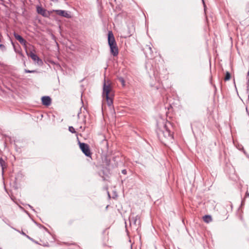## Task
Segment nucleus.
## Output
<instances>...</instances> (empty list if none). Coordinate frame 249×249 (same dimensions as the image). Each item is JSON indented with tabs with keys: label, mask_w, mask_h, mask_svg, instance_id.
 Wrapping results in <instances>:
<instances>
[{
	"label": "nucleus",
	"mask_w": 249,
	"mask_h": 249,
	"mask_svg": "<svg viewBox=\"0 0 249 249\" xmlns=\"http://www.w3.org/2000/svg\"><path fill=\"white\" fill-rule=\"evenodd\" d=\"M171 124L169 122L163 123L162 126L158 127L156 130L157 136L165 145L172 143L174 141L173 133L171 131Z\"/></svg>",
	"instance_id": "nucleus-1"
},
{
	"label": "nucleus",
	"mask_w": 249,
	"mask_h": 249,
	"mask_svg": "<svg viewBox=\"0 0 249 249\" xmlns=\"http://www.w3.org/2000/svg\"><path fill=\"white\" fill-rule=\"evenodd\" d=\"M103 96L106 98L107 104L109 106H111L113 104L112 99V89L109 83H107L105 81L103 86Z\"/></svg>",
	"instance_id": "nucleus-2"
},
{
	"label": "nucleus",
	"mask_w": 249,
	"mask_h": 249,
	"mask_svg": "<svg viewBox=\"0 0 249 249\" xmlns=\"http://www.w3.org/2000/svg\"><path fill=\"white\" fill-rule=\"evenodd\" d=\"M108 43L110 47V52L113 56L118 54V49L115 42V38L112 32L108 33Z\"/></svg>",
	"instance_id": "nucleus-3"
},
{
	"label": "nucleus",
	"mask_w": 249,
	"mask_h": 249,
	"mask_svg": "<svg viewBox=\"0 0 249 249\" xmlns=\"http://www.w3.org/2000/svg\"><path fill=\"white\" fill-rule=\"evenodd\" d=\"M26 53L27 55L30 56L35 63L37 64L39 66H41L43 64L42 60L33 52L30 51V52H28L27 49H26Z\"/></svg>",
	"instance_id": "nucleus-4"
},
{
	"label": "nucleus",
	"mask_w": 249,
	"mask_h": 249,
	"mask_svg": "<svg viewBox=\"0 0 249 249\" xmlns=\"http://www.w3.org/2000/svg\"><path fill=\"white\" fill-rule=\"evenodd\" d=\"M79 146L83 153L88 157L90 156V151L89 145L85 143H82L79 142Z\"/></svg>",
	"instance_id": "nucleus-5"
},
{
	"label": "nucleus",
	"mask_w": 249,
	"mask_h": 249,
	"mask_svg": "<svg viewBox=\"0 0 249 249\" xmlns=\"http://www.w3.org/2000/svg\"><path fill=\"white\" fill-rule=\"evenodd\" d=\"M36 11L38 14L44 17H48L50 16L49 12L40 6L36 7Z\"/></svg>",
	"instance_id": "nucleus-6"
},
{
	"label": "nucleus",
	"mask_w": 249,
	"mask_h": 249,
	"mask_svg": "<svg viewBox=\"0 0 249 249\" xmlns=\"http://www.w3.org/2000/svg\"><path fill=\"white\" fill-rule=\"evenodd\" d=\"M129 222L130 225H139L140 224V218L138 215L136 216H131L129 217Z\"/></svg>",
	"instance_id": "nucleus-7"
},
{
	"label": "nucleus",
	"mask_w": 249,
	"mask_h": 249,
	"mask_svg": "<svg viewBox=\"0 0 249 249\" xmlns=\"http://www.w3.org/2000/svg\"><path fill=\"white\" fill-rule=\"evenodd\" d=\"M57 15L62 17L70 18H71V15L66 11L62 10H55L53 11Z\"/></svg>",
	"instance_id": "nucleus-8"
},
{
	"label": "nucleus",
	"mask_w": 249,
	"mask_h": 249,
	"mask_svg": "<svg viewBox=\"0 0 249 249\" xmlns=\"http://www.w3.org/2000/svg\"><path fill=\"white\" fill-rule=\"evenodd\" d=\"M14 36L15 38L18 40L21 44L23 45L25 50L26 49V41L20 35L16 33L15 32L14 33Z\"/></svg>",
	"instance_id": "nucleus-9"
},
{
	"label": "nucleus",
	"mask_w": 249,
	"mask_h": 249,
	"mask_svg": "<svg viewBox=\"0 0 249 249\" xmlns=\"http://www.w3.org/2000/svg\"><path fill=\"white\" fill-rule=\"evenodd\" d=\"M152 50L151 47L149 46H146L144 48V53L145 54L146 57L151 58L152 57Z\"/></svg>",
	"instance_id": "nucleus-10"
},
{
	"label": "nucleus",
	"mask_w": 249,
	"mask_h": 249,
	"mask_svg": "<svg viewBox=\"0 0 249 249\" xmlns=\"http://www.w3.org/2000/svg\"><path fill=\"white\" fill-rule=\"evenodd\" d=\"M42 104L48 106L51 104V99L49 96H43L41 98Z\"/></svg>",
	"instance_id": "nucleus-11"
},
{
	"label": "nucleus",
	"mask_w": 249,
	"mask_h": 249,
	"mask_svg": "<svg viewBox=\"0 0 249 249\" xmlns=\"http://www.w3.org/2000/svg\"><path fill=\"white\" fill-rule=\"evenodd\" d=\"M203 220L205 222L209 223L212 221V218L211 215H205L203 217Z\"/></svg>",
	"instance_id": "nucleus-12"
},
{
	"label": "nucleus",
	"mask_w": 249,
	"mask_h": 249,
	"mask_svg": "<svg viewBox=\"0 0 249 249\" xmlns=\"http://www.w3.org/2000/svg\"><path fill=\"white\" fill-rule=\"evenodd\" d=\"M0 165L2 168L3 172L4 166H5V162L2 158H0Z\"/></svg>",
	"instance_id": "nucleus-13"
},
{
	"label": "nucleus",
	"mask_w": 249,
	"mask_h": 249,
	"mask_svg": "<svg viewBox=\"0 0 249 249\" xmlns=\"http://www.w3.org/2000/svg\"><path fill=\"white\" fill-rule=\"evenodd\" d=\"M231 78V74L229 72L227 71L226 73V75L224 78L225 81H228Z\"/></svg>",
	"instance_id": "nucleus-14"
},
{
	"label": "nucleus",
	"mask_w": 249,
	"mask_h": 249,
	"mask_svg": "<svg viewBox=\"0 0 249 249\" xmlns=\"http://www.w3.org/2000/svg\"><path fill=\"white\" fill-rule=\"evenodd\" d=\"M118 80L122 83L123 86H124L125 85V81L123 77H119Z\"/></svg>",
	"instance_id": "nucleus-15"
},
{
	"label": "nucleus",
	"mask_w": 249,
	"mask_h": 249,
	"mask_svg": "<svg viewBox=\"0 0 249 249\" xmlns=\"http://www.w3.org/2000/svg\"><path fill=\"white\" fill-rule=\"evenodd\" d=\"M69 130L72 133H75L76 131L75 130V129L72 126H69Z\"/></svg>",
	"instance_id": "nucleus-16"
},
{
	"label": "nucleus",
	"mask_w": 249,
	"mask_h": 249,
	"mask_svg": "<svg viewBox=\"0 0 249 249\" xmlns=\"http://www.w3.org/2000/svg\"><path fill=\"white\" fill-rule=\"evenodd\" d=\"M24 71L26 73H35V72H36V70L30 71V70H26V69H25Z\"/></svg>",
	"instance_id": "nucleus-17"
},
{
	"label": "nucleus",
	"mask_w": 249,
	"mask_h": 249,
	"mask_svg": "<svg viewBox=\"0 0 249 249\" xmlns=\"http://www.w3.org/2000/svg\"><path fill=\"white\" fill-rule=\"evenodd\" d=\"M18 53H19V54L20 55V56L21 57H22V60L24 61V65H25V60H24V58H25V56H24L23 54L21 52H18Z\"/></svg>",
	"instance_id": "nucleus-18"
},
{
	"label": "nucleus",
	"mask_w": 249,
	"mask_h": 249,
	"mask_svg": "<svg viewBox=\"0 0 249 249\" xmlns=\"http://www.w3.org/2000/svg\"><path fill=\"white\" fill-rule=\"evenodd\" d=\"M0 48L3 51H5L6 50L5 46L2 44H0Z\"/></svg>",
	"instance_id": "nucleus-19"
},
{
	"label": "nucleus",
	"mask_w": 249,
	"mask_h": 249,
	"mask_svg": "<svg viewBox=\"0 0 249 249\" xmlns=\"http://www.w3.org/2000/svg\"><path fill=\"white\" fill-rule=\"evenodd\" d=\"M247 78L248 79L247 85H248V86H249V71L248 72Z\"/></svg>",
	"instance_id": "nucleus-20"
},
{
	"label": "nucleus",
	"mask_w": 249,
	"mask_h": 249,
	"mask_svg": "<svg viewBox=\"0 0 249 249\" xmlns=\"http://www.w3.org/2000/svg\"><path fill=\"white\" fill-rule=\"evenodd\" d=\"M122 173L124 174H125L126 173V171L125 170H122Z\"/></svg>",
	"instance_id": "nucleus-21"
},
{
	"label": "nucleus",
	"mask_w": 249,
	"mask_h": 249,
	"mask_svg": "<svg viewBox=\"0 0 249 249\" xmlns=\"http://www.w3.org/2000/svg\"><path fill=\"white\" fill-rule=\"evenodd\" d=\"M246 196H248L249 197V193L248 192H247L246 194Z\"/></svg>",
	"instance_id": "nucleus-22"
},
{
	"label": "nucleus",
	"mask_w": 249,
	"mask_h": 249,
	"mask_svg": "<svg viewBox=\"0 0 249 249\" xmlns=\"http://www.w3.org/2000/svg\"><path fill=\"white\" fill-rule=\"evenodd\" d=\"M29 206L30 207V208L33 210V211H34V209H33V207H32L31 205H29Z\"/></svg>",
	"instance_id": "nucleus-23"
},
{
	"label": "nucleus",
	"mask_w": 249,
	"mask_h": 249,
	"mask_svg": "<svg viewBox=\"0 0 249 249\" xmlns=\"http://www.w3.org/2000/svg\"><path fill=\"white\" fill-rule=\"evenodd\" d=\"M108 196L110 197V195L108 193Z\"/></svg>",
	"instance_id": "nucleus-24"
},
{
	"label": "nucleus",
	"mask_w": 249,
	"mask_h": 249,
	"mask_svg": "<svg viewBox=\"0 0 249 249\" xmlns=\"http://www.w3.org/2000/svg\"><path fill=\"white\" fill-rule=\"evenodd\" d=\"M244 153L245 154H246V153L245 151H244Z\"/></svg>",
	"instance_id": "nucleus-25"
}]
</instances>
